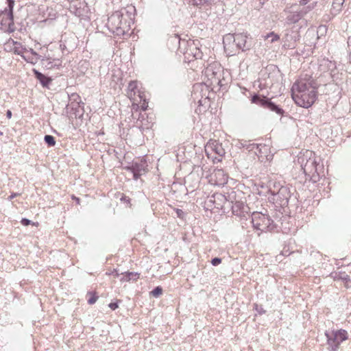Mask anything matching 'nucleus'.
Returning <instances> with one entry per match:
<instances>
[{
    "label": "nucleus",
    "instance_id": "f257e3e1",
    "mask_svg": "<svg viewBox=\"0 0 351 351\" xmlns=\"http://www.w3.org/2000/svg\"><path fill=\"white\" fill-rule=\"evenodd\" d=\"M132 19L125 9L115 11L108 19L106 26L117 36L129 35Z\"/></svg>",
    "mask_w": 351,
    "mask_h": 351
},
{
    "label": "nucleus",
    "instance_id": "f03ea898",
    "mask_svg": "<svg viewBox=\"0 0 351 351\" xmlns=\"http://www.w3.org/2000/svg\"><path fill=\"white\" fill-rule=\"evenodd\" d=\"M223 69L218 62H213L209 64L204 71V84L214 89L216 87L220 88L223 86L222 77Z\"/></svg>",
    "mask_w": 351,
    "mask_h": 351
},
{
    "label": "nucleus",
    "instance_id": "7ed1b4c3",
    "mask_svg": "<svg viewBox=\"0 0 351 351\" xmlns=\"http://www.w3.org/2000/svg\"><path fill=\"white\" fill-rule=\"evenodd\" d=\"M14 2V0H7V6L0 11L1 28L9 32H13L16 29L13 15Z\"/></svg>",
    "mask_w": 351,
    "mask_h": 351
},
{
    "label": "nucleus",
    "instance_id": "20e7f679",
    "mask_svg": "<svg viewBox=\"0 0 351 351\" xmlns=\"http://www.w3.org/2000/svg\"><path fill=\"white\" fill-rule=\"evenodd\" d=\"M183 47L181 45L180 52L183 53L184 59L189 62L193 60L202 59L203 53L199 48V41L189 40L182 41Z\"/></svg>",
    "mask_w": 351,
    "mask_h": 351
},
{
    "label": "nucleus",
    "instance_id": "39448f33",
    "mask_svg": "<svg viewBox=\"0 0 351 351\" xmlns=\"http://www.w3.org/2000/svg\"><path fill=\"white\" fill-rule=\"evenodd\" d=\"M325 335L327 338L329 351H337L341 343L348 339V333L343 329L326 330Z\"/></svg>",
    "mask_w": 351,
    "mask_h": 351
},
{
    "label": "nucleus",
    "instance_id": "423d86ee",
    "mask_svg": "<svg viewBox=\"0 0 351 351\" xmlns=\"http://www.w3.org/2000/svg\"><path fill=\"white\" fill-rule=\"evenodd\" d=\"M317 88L318 84L315 80L311 76L305 75L304 77H301L293 83L291 89V97L293 98L294 95H300L311 89Z\"/></svg>",
    "mask_w": 351,
    "mask_h": 351
},
{
    "label": "nucleus",
    "instance_id": "0eeeda50",
    "mask_svg": "<svg viewBox=\"0 0 351 351\" xmlns=\"http://www.w3.org/2000/svg\"><path fill=\"white\" fill-rule=\"evenodd\" d=\"M252 223L253 227L261 232L271 231L276 226L274 221L267 215L261 213L254 212L252 215Z\"/></svg>",
    "mask_w": 351,
    "mask_h": 351
},
{
    "label": "nucleus",
    "instance_id": "6e6552de",
    "mask_svg": "<svg viewBox=\"0 0 351 351\" xmlns=\"http://www.w3.org/2000/svg\"><path fill=\"white\" fill-rule=\"evenodd\" d=\"M251 102L274 112L280 116L283 115L285 112L284 110L280 106L273 102L270 98L262 95L254 93L252 96Z\"/></svg>",
    "mask_w": 351,
    "mask_h": 351
},
{
    "label": "nucleus",
    "instance_id": "1a4fd4ad",
    "mask_svg": "<svg viewBox=\"0 0 351 351\" xmlns=\"http://www.w3.org/2000/svg\"><path fill=\"white\" fill-rule=\"evenodd\" d=\"M274 189H269V193L273 196L272 200L280 205V206L284 208L287 207L289 204V199L291 197V192L289 187L287 186H281L278 189H275L276 186L274 185Z\"/></svg>",
    "mask_w": 351,
    "mask_h": 351
},
{
    "label": "nucleus",
    "instance_id": "9d476101",
    "mask_svg": "<svg viewBox=\"0 0 351 351\" xmlns=\"http://www.w3.org/2000/svg\"><path fill=\"white\" fill-rule=\"evenodd\" d=\"M317 98V89H311L300 95H294L292 99L298 106L308 108L315 102Z\"/></svg>",
    "mask_w": 351,
    "mask_h": 351
},
{
    "label": "nucleus",
    "instance_id": "9b49d317",
    "mask_svg": "<svg viewBox=\"0 0 351 351\" xmlns=\"http://www.w3.org/2000/svg\"><path fill=\"white\" fill-rule=\"evenodd\" d=\"M253 41L252 37L247 32L236 33L235 50L245 52L252 49Z\"/></svg>",
    "mask_w": 351,
    "mask_h": 351
},
{
    "label": "nucleus",
    "instance_id": "f8f14e48",
    "mask_svg": "<svg viewBox=\"0 0 351 351\" xmlns=\"http://www.w3.org/2000/svg\"><path fill=\"white\" fill-rule=\"evenodd\" d=\"M147 164L145 160L138 159L134 161L132 165L126 169L133 173L134 180H138L141 176L147 171Z\"/></svg>",
    "mask_w": 351,
    "mask_h": 351
},
{
    "label": "nucleus",
    "instance_id": "ddd939ff",
    "mask_svg": "<svg viewBox=\"0 0 351 351\" xmlns=\"http://www.w3.org/2000/svg\"><path fill=\"white\" fill-rule=\"evenodd\" d=\"M299 160H301V167L305 176L311 173L312 174V173H316L318 164L315 158H311L310 156L308 159L306 160L305 162L304 158H300Z\"/></svg>",
    "mask_w": 351,
    "mask_h": 351
},
{
    "label": "nucleus",
    "instance_id": "4468645a",
    "mask_svg": "<svg viewBox=\"0 0 351 351\" xmlns=\"http://www.w3.org/2000/svg\"><path fill=\"white\" fill-rule=\"evenodd\" d=\"M235 40H236V33L234 34H227L223 37V44L226 52L229 54L236 53L235 51Z\"/></svg>",
    "mask_w": 351,
    "mask_h": 351
},
{
    "label": "nucleus",
    "instance_id": "2eb2a0df",
    "mask_svg": "<svg viewBox=\"0 0 351 351\" xmlns=\"http://www.w3.org/2000/svg\"><path fill=\"white\" fill-rule=\"evenodd\" d=\"M70 10L76 16H82L87 13L88 8L84 0H77L71 3Z\"/></svg>",
    "mask_w": 351,
    "mask_h": 351
},
{
    "label": "nucleus",
    "instance_id": "dca6fc26",
    "mask_svg": "<svg viewBox=\"0 0 351 351\" xmlns=\"http://www.w3.org/2000/svg\"><path fill=\"white\" fill-rule=\"evenodd\" d=\"M231 208L232 214L240 217H245L250 210L248 206L241 201H236Z\"/></svg>",
    "mask_w": 351,
    "mask_h": 351
},
{
    "label": "nucleus",
    "instance_id": "f3484780",
    "mask_svg": "<svg viewBox=\"0 0 351 351\" xmlns=\"http://www.w3.org/2000/svg\"><path fill=\"white\" fill-rule=\"evenodd\" d=\"M285 12H287L286 23L288 25L295 24L302 19L295 6L291 5L290 10Z\"/></svg>",
    "mask_w": 351,
    "mask_h": 351
},
{
    "label": "nucleus",
    "instance_id": "a211bd4d",
    "mask_svg": "<svg viewBox=\"0 0 351 351\" xmlns=\"http://www.w3.org/2000/svg\"><path fill=\"white\" fill-rule=\"evenodd\" d=\"M243 147L245 148L247 151L252 152L254 149L256 151L254 152L256 154H261L262 152L261 149H267L265 145H262L261 144H256V143H250V142L247 141H244L243 142L241 143Z\"/></svg>",
    "mask_w": 351,
    "mask_h": 351
},
{
    "label": "nucleus",
    "instance_id": "6ab92c4d",
    "mask_svg": "<svg viewBox=\"0 0 351 351\" xmlns=\"http://www.w3.org/2000/svg\"><path fill=\"white\" fill-rule=\"evenodd\" d=\"M34 74L35 77L40 82L43 87L48 88L51 84L52 79L39 72L38 71L34 69Z\"/></svg>",
    "mask_w": 351,
    "mask_h": 351
},
{
    "label": "nucleus",
    "instance_id": "aec40b11",
    "mask_svg": "<svg viewBox=\"0 0 351 351\" xmlns=\"http://www.w3.org/2000/svg\"><path fill=\"white\" fill-rule=\"evenodd\" d=\"M317 2L313 1L308 4L306 6L296 7L302 18L306 16L316 6Z\"/></svg>",
    "mask_w": 351,
    "mask_h": 351
},
{
    "label": "nucleus",
    "instance_id": "412c9836",
    "mask_svg": "<svg viewBox=\"0 0 351 351\" xmlns=\"http://www.w3.org/2000/svg\"><path fill=\"white\" fill-rule=\"evenodd\" d=\"M123 277L120 278V281L123 282H129L130 280L136 281L139 278L140 274L137 272H130L126 271L125 273H122Z\"/></svg>",
    "mask_w": 351,
    "mask_h": 351
},
{
    "label": "nucleus",
    "instance_id": "4be33fe9",
    "mask_svg": "<svg viewBox=\"0 0 351 351\" xmlns=\"http://www.w3.org/2000/svg\"><path fill=\"white\" fill-rule=\"evenodd\" d=\"M182 41L183 40H181L178 35L174 34L169 38L168 44L173 45L174 47H178V50L180 51L181 45L183 47Z\"/></svg>",
    "mask_w": 351,
    "mask_h": 351
},
{
    "label": "nucleus",
    "instance_id": "5701e85b",
    "mask_svg": "<svg viewBox=\"0 0 351 351\" xmlns=\"http://www.w3.org/2000/svg\"><path fill=\"white\" fill-rule=\"evenodd\" d=\"M62 40L67 46L69 51L71 52L75 48V38L74 37H68L66 36H62Z\"/></svg>",
    "mask_w": 351,
    "mask_h": 351
},
{
    "label": "nucleus",
    "instance_id": "b1692460",
    "mask_svg": "<svg viewBox=\"0 0 351 351\" xmlns=\"http://www.w3.org/2000/svg\"><path fill=\"white\" fill-rule=\"evenodd\" d=\"M50 60H51V58H48V57L42 59V62L43 64H45V62H47V64H45V66L47 67L48 69H52L55 66L58 67V66H61V64H62V61L59 58L53 59V61L56 62L55 64H53V62L50 61Z\"/></svg>",
    "mask_w": 351,
    "mask_h": 351
},
{
    "label": "nucleus",
    "instance_id": "393cba45",
    "mask_svg": "<svg viewBox=\"0 0 351 351\" xmlns=\"http://www.w3.org/2000/svg\"><path fill=\"white\" fill-rule=\"evenodd\" d=\"M193 5L196 6L210 7L213 0H192Z\"/></svg>",
    "mask_w": 351,
    "mask_h": 351
},
{
    "label": "nucleus",
    "instance_id": "a878e982",
    "mask_svg": "<svg viewBox=\"0 0 351 351\" xmlns=\"http://www.w3.org/2000/svg\"><path fill=\"white\" fill-rule=\"evenodd\" d=\"M14 45L16 46L14 47V49H13L14 53L15 54L22 56L23 58L25 59V57L23 56V53H24L25 51H26V49L25 47H23V45H21V43H20L15 42Z\"/></svg>",
    "mask_w": 351,
    "mask_h": 351
},
{
    "label": "nucleus",
    "instance_id": "bb28decb",
    "mask_svg": "<svg viewBox=\"0 0 351 351\" xmlns=\"http://www.w3.org/2000/svg\"><path fill=\"white\" fill-rule=\"evenodd\" d=\"M293 35L292 34H287L286 38L287 41H293V44H289V47H295L294 44L299 40V34L298 32H293Z\"/></svg>",
    "mask_w": 351,
    "mask_h": 351
},
{
    "label": "nucleus",
    "instance_id": "cd10ccee",
    "mask_svg": "<svg viewBox=\"0 0 351 351\" xmlns=\"http://www.w3.org/2000/svg\"><path fill=\"white\" fill-rule=\"evenodd\" d=\"M44 141H45V143L49 147L55 146L56 143L54 136H53L52 135H49V134H47L45 136Z\"/></svg>",
    "mask_w": 351,
    "mask_h": 351
},
{
    "label": "nucleus",
    "instance_id": "c85d7f7f",
    "mask_svg": "<svg viewBox=\"0 0 351 351\" xmlns=\"http://www.w3.org/2000/svg\"><path fill=\"white\" fill-rule=\"evenodd\" d=\"M345 0H333L332 2V9L335 10L337 12H339L341 10L342 5Z\"/></svg>",
    "mask_w": 351,
    "mask_h": 351
},
{
    "label": "nucleus",
    "instance_id": "c756f323",
    "mask_svg": "<svg viewBox=\"0 0 351 351\" xmlns=\"http://www.w3.org/2000/svg\"><path fill=\"white\" fill-rule=\"evenodd\" d=\"M334 278L335 280H341L346 282L350 280L349 276L347 275L345 272L339 273V274L335 273V276H334Z\"/></svg>",
    "mask_w": 351,
    "mask_h": 351
},
{
    "label": "nucleus",
    "instance_id": "7c9ffc66",
    "mask_svg": "<svg viewBox=\"0 0 351 351\" xmlns=\"http://www.w3.org/2000/svg\"><path fill=\"white\" fill-rule=\"evenodd\" d=\"M162 293V288L160 286L156 287L151 292L150 294L154 298H158Z\"/></svg>",
    "mask_w": 351,
    "mask_h": 351
},
{
    "label": "nucleus",
    "instance_id": "2f4dec72",
    "mask_svg": "<svg viewBox=\"0 0 351 351\" xmlns=\"http://www.w3.org/2000/svg\"><path fill=\"white\" fill-rule=\"evenodd\" d=\"M306 178H309L311 181H312L313 183H315L319 181V175L317 172V170L316 171V173H312V174H308L306 176Z\"/></svg>",
    "mask_w": 351,
    "mask_h": 351
},
{
    "label": "nucleus",
    "instance_id": "473e14b6",
    "mask_svg": "<svg viewBox=\"0 0 351 351\" xmlns=\"http://www.w3.org/2000/svg\"><path fill=\"white\" fill-rule=\"evenodd\" d=\"M88 295H90V298L88 299V303L89 304H95L98 299V296L95 293H93L92 292H88Z\"/></svg>",
    "mask_w": 351,
    "mask_h": 351
},
{
    "label": "nucleus",
    "instance_id": "72a5a7b5",
    "mask_svg": "<svg viewBox=\"0 0 351 351\" xmlns=\"http://www.w3.org/2000/svg\"><path fill=\"white\" fill-rule=\"evenodd\" d=\"M60 49L62 54H68L70 53L67 46L64 44L62 39L60 40Z\"/></svg>",
    "mask_w": 351,
    "mask_h": 351
},
{
    "label": "nucleus",
    "instance_id": "f704fd0d",
    "mask_svg": "<svg viewBox=\"0 0 351 351\" xmlns=\"http://www.w3.org/2000/svg\"><path fill=\"white\" fill-rule=\"evenodd\" d=\"M213 149L219 156H222L225 154L224 149L221 147L220 145L218 143H216V145H214Z\"/></svg>",
    "mask_w": 351,
    "mask_h": 351
},
{
    "label": "nucleus",
    "instance_id": "c9c22d12",
    "mask_svg": "<svg viewBox=\"0 0 351 351\" xmlns=\"http://www.w3.org/2000/svg\"><path fill=\"white\" fill-rule=\"evenodd\" d=\"M267 38H271V43H274L280 39L279 35L275 34L274 32L268 34Z\"/></svg>",
    "mask_w": 351,
    "mask_h": 351
},
{
    "label": "nucleus",
    "instance_id": "e433bc0d",
    "mask_svg": "<svg viewBox=\"0 0 351 351\" xmlns=\"http://www.w3.org/2000/svg\"><path fill=\"white\" fill-rule=\"evenodd\" d=\"M121 300H117V302H111L108 304V306L112 309V310H115L117 309L118 307H119V302H120Z\"/></svg>",
    "mask_w": 351,
    "mask_h": 351
},
{
    "label": "nucleus",
    "instance_id": "4c0bfd02",
    "mask_svg": "<svg viewBox=\"0 0 351 351\" xmlns=\"http://www.w3.org/2000/svg\"><path fill=\"white\" fill-rule=\"evenodd\" d=\"M221 263V258L215 257L211 260V264L213 266H217Z\"/></svg>",
    "mask_w": 351,
    "mask_h": 351
},
{
    "label": "nucleus",
    "instance_id": "58836bf2",
    "mask_svg": "<svg viewBox=\"0 0 351 351\" xmlns=\"http://www.w3.org/2000/svg\"><path fill=\"white\" fill-rule=\"evenodd\" d=\"M308 3H310L308 0H300L298 5H293V6H295V7L306 6V5H308Z\"/></svg>",
    "mask_w": 351,
    "mask_h": 351
},
{
    "label": "nucleus",
    "instance_id": "ea45409f",
    "mask_svg": "<svg viewBox=\"0 0 351 351\" xmlns=\"http://www.w3.org/2000/svg\"><path fill=\"white\" fill-rule=\"evenodd\" d=\"M136 88V82H130L128 85V89L131 91H134Z\"/></svg>",
    "mask_w": 351,
    "mask_h": 351
},
{
    "label": "nucleus",
    "instance_id": "a19ab883",
    "mask_svg": "<svg viewBox=\"0 0 351 351\" xmlns=\"http://www.w3.org/2000/svg\"><path fill=\"white\" fill-rule=\"evenodd\" d=\"M106 274H107V275H111V274H112V275H114V277H116V278H118V277L120 276V274H119V273L118 272V270H117V269H113L112 271H110V272H106Z\"/></svg>",
    "mask_w": 351,
    "mask_h": 351
},
{
    "label": "nucleus",
    "instance_id": "79ce46f5",
    "mask_svg": "<svg viewBox=\"0 0 351 351\" xmlns=\"http://www.w3.org/2000/svg\"><path fill=\"white\" fill-rule=\"evenodd\" d=\"M256 311L258 312L260 315L265 314L266 313V311L263 309L262 306L258 307L257 304H256Z\"/></svg>",
    "mask_w": 351,
    "mask_h": 351
},
{
    "label": "nucleus",
    "instance_id": "37998d69",
    "mask_svg": "<svg viewBox=\"0 0 351 351\" xmlns=\"http://www.w3.org/2000/svg\"><path fill=\"white\" fill-rule=\"evenodd\" d=\"M176 213L177 216L180 218H182L184 215V211L179 208L176 209Z\"/></svg>",
    "mask_w": 351,
    "mask_h": 351
},
{
    "label": "nucleus",
    "instance_id": "c03bdc74",
    "mask_svg": "<svg viewBox=\"0 0 351 351\" xmlns=\"http://www.w3.org/2000/svg\"><path fill=\"white\" fill-rule=\"evenodd\" d=\"M21 194L19 193H12L11 195L8 197V199L10 201L13 199L14 197L19 196Z\"/></svg>",
    "mask_w": 351,
    "mask_h": 351
},
{
    "label": "nucleus",
    "instance_id": "a18cd8bd",
    "mask_svg": "<svg viewBox=\"0 0 351 351\" xmlns=\"http://www.w3.org/2000/svg\"><path fill=\"white\" fill-rule=\"evenodd\" d=\"M31 221L29 220L28 219H26V218H23L21 220V223L24 226H27L30 223Z\"/></svg>",
    "mask_w": 351,
    "mask_h": 351
},
{
    "label": "nucleus",
    "instance_id": "49530a36",
    "mask_svg": "<svg viewBox=\"0 0 351 351\" xmlns=\"http://www.w3.org/2000/svg\"><path fill=\"white\" fill-rule=\"evenodd\" d=\"M72 199L75 200L76 204H80V199L79 197H77L74 195L71 196Z\"/></svg>",
    "mask_w": 351,
    "mask_h": 351
},
{
    "label": "nucleus",
    "instance_id": "de8ad7c7",
    "mask_svg": "<svg viewBox=\"0 0 351 351\" xmlns=\"http://www.w3.org/2000/svg\"><path fill=\"white\" fill-rule=\"evenodd\" d=\"M12 116V113L11 110H8L7 112H6V117H7V118L8 119H11Z\"/></svg>",
    "mask_w": 351,
    "mask_h": 351
},
{
    "label": "nucleus",
    "instance_id": "09e8293b",
    "mask_svg": "<svg viewBox=\"0 0 351 351\" xmlns=\"http://www.w3.org/2000/svg\"><path fill=\"white\" fill-rule=\"evenodd\" d=\"M72 97H73V99H74L75 101L76 100V99H77H77H80L79 95H76V94H73V95H72Z\"/></svg>",
    "mask_w": 351,
    "mask_h": 351
},
{
    "label": "nucleus",
    "instance_id": "8fccbe9b",
    "mask_svg": "<svg viewBox=\"0 0 351 351\" xmlns=\"http://www.w3.org/2000/svg\"><path fill=\"white\" fill-rule=\"evenodd\" d=\"M348 45L349 47H351V36L348 37Z\"/></svg>",
    "mask_w": 351,
    "mask_h": 351
},
{
    "label": "nucleus",
    "instance_id": "3c124183",
    "mask_svg": "<svg viewBox=\"0 0 351 351\" xmlns=\"http://www.w3.org/2000/svg\"><path fill=\"white\" fill-rule=\"evenodd\" d=\"M32 53L35 56H38V54L34 51L33 49H31Z\"/></svg>",
    "mask_w": 351,
    "mask_h": 351
},
{
    "label": "nucleus",
    "instance_id": "603ef678",
    "mask_svg": "<svg viewBox=\"0 0 351 351\" xmlns=\"http://www.w3.org/2000/svg\"><path fill=\"white\" fill-rule=\"evenodd\" d=\"M260 2V4L263 5L265 1H267L268 0H258Z\"/></svg>",
    "mask_w": 351,
    "mask_h": 351
},
{
    "label": "nucleus",
    "instance_id": "864d4df0",
    "mask_svg": "<svg viewBox=\"0 0 351 351\" xmlns=\"http://www.w3.org/2000/svg\"><path fill=\"white\" fill-rule=\"evenodd\" d=\"M127 197L124 196L121 198V200H126Z\"/></svg>",
    "mask_w": 351,
    "mask_h": 351
},
{
    "label": "nucleus",
    "instance_id": "5fc2aeb1",
    "mask_svg": "<svg viewBox=\"0 0 351 351\" xmlns=\"http://www.w3.org/2000/svg\"><path fill=\"white\" fill-rule=\"evenodd\" d=\"M2 135H3V132L0 131V136H2Z\"/></svg>",
    "mask_w": 351,
    "mask_h": 351
}]
</instances>
